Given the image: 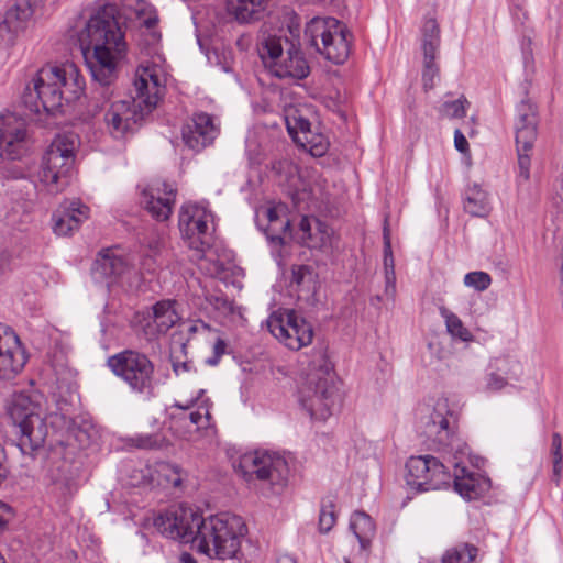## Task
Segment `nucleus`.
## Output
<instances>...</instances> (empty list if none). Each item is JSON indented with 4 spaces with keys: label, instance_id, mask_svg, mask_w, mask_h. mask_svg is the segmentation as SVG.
Instances as JSON below:
<instances>
[{
    "label": "nucleus",
    "instance_id": "obj_1",
    "mask_svg": "<svg viewBox=\"0 0 563 563\" xmlns=\"http://www.w3.org/2000/svg\"><path fill=\"white\" fill-rule=\"evenodd\" d=\"M421 435L429 449L441 457L430 454L411 456L406 462V484L418 493L449 487L463 498L472 500L482 496L485 488L477 474L462 465L468 455V445L457 434L456 419L446 400H438L433 410L421 420Z\"/></svg>",
    "mask_w": 563,
    "mask_h": 563
},
{
    "label": "nucleus",
    "instance_id": "obj_2",
    "mask_svg": "<svg viewBox=\"0 0 563 563\" xmlns=\"http://www.w3.org/2000/svg\"><path fill=\"white\" fill-rule=\"evenodd\" d=\"M156 530L173 540L197 542L198 549L219 560L245 563L241 541L246 527L239 516L219 514L203 518L190 506L174 505L154 519Z\"/></svg>",
    "mask_w": 563,
    "mask_h": 563
},
{
    "label": "nucleus",
    "instance_id": "obj_3",
    "mask_svg": "<svg viewBox=\"0 0 563 563\" xmlns=\"http://www.w3.org/2000/svg\"><path fill=\"white\" fill-rule=\"evenodd\" d=\"M78 43L86 65H92L98 74H110L126 48L117 8L104 5L97 10L78 33Z\"/></svg>",
    "mask_w": 563,
    "mask_h": 563
},
{
    "label": "nucleus",
    "instance_id": "obj_4",
    "mask_svg": "<svg viewBox=\"0 0 563 563\" xmlns=\"http://www.w3.org/2000/svg\"><path fill=\"white\" fill-rule=\"evenodd\" d=\"M85 89V79L73 63L43 67L26 85L21 100L31 113H55L63 103L75 102Z\"/></svg>",
    "mask_w": 563,
    "mask_h": 563
},
{
    "label": "nucleus",
    "instance_id": "obj_5",
    "mask_svg": "<svg viewBox=\"0 0 563 563\" xmlns=\"http://www.w3.org/2000/svg\"><path fill=\"white\" fill-rule=\"evenodd\" d=\"M135 97L113 102L104 114V121L114 137L133 131L157 106L165 86L155 66L139 67L134 80Z\"/></svg>",
    "mask_w": 563,
    "mask_h": 563
},
{
    "label": "nucleus",
    "instance_id": "obj_6",
    "mask_svg": "<svg viewBox=\"0 0 563 563\" xmlns=\"http://www.w3.org/2000/svg\"><path fill=\"white\" fill-rule=\"evenodd\" d=\"M299 401L311 419L319 421H325L340 405L338 378L323 346L314 347L309 356Z\"/></svg>",
    "mask_w": 563,
    "mask_h": 563
},
{
    "label": "nucleus",
    "instance_id": "obj_7",
    "mask_svg": "<svg viewBox=\"0 0 563 563\" xmlns=\"http://www.w3.org/2000/svg\"><path fill=\"white\" fill-rule=\"evenodd\" d=\"M288 29L294 40L263 34L257 43L258 55L275 77L301 80L310 75V66L300 46L299 24H291Z\"/></svg>",
    "mask_w": 563,
    "mask_h": 563
},
{
    "label": "nucleus",
    "instance_id": "obj_8",
    "mask_svg": "<svg viewBox=\"0 0 563 563\" xmlns=\"http://www.w3.org/2000/svg\"><path fill=\"white\" fill-rule=\"evenodd\" d=\"M307 44L327 60L343 64L350 56L353 35L334 16H313L305 26Z\"/></svg>",
    "mask_w": 563,
    "mask_h": 563
},
{
    "label": "nucleus",
    "instance_id": "obj_9",
    "mask_svg": "<svg viewBox=\"0 0 563 563\" xmlns=\"http://www.w3.org/2000/svg\"><path fill=\"white\" fill-rule=\"evenodd\" d=\"M16 428V445L23 454H33L42 448L47 435V426L41 415L40 404L24 393L14 394L8 408Z\"/></svg>",
    "mask_w": 563,
    "mask_h": 563
},
{
    "label": "nucleus",
    "instance_id": "obj_10",
    "mask_svg": "<svg viewBox=\"0 0 563 563\" xmlns=\"http://www.w3.org/2000/svg\"><path fill=\"white\" fill-rule=\"evenodd\" d=\"M79 137L73 132L57 134L42 158L40 179L47 186L68 185L75 164Z\"/></svg>",
    "mask_w": 563,
    "mask_h": 563
},
{
    "label": "nucleus",
    "instance_id": "obj_11",
    "mask_svg": "<svg viewBox=\"0 0 563 563\" xmlns=\"http://www.w3.org/2000/svg\"><path fill=\"white\" fill-rule=\"evenodd\" d=\"M107 365L133 393L153 395L154 364L146 354L128 349L108 357Z\"/></svg>",
    "mask_w": 563,
    "mask_h": 563
},
{
    "label": "nucleus",
    "instance_id": "obj_12",
    "mask_svg": "<svg viewBox=\"0 0 563 563\" xmlns=\"http://www.w3.org/2000/svg\"><path fill=\"white\" fill-rule=\"evenodd\" d=\"M236 471L247 482L256 478L278 488L286 486L289 474L286 460L279 454L266 451L244 453L240 456Z\"/></svg>",
    "mask_w": 563,
    "mask_h": 563
},
{
    "label": "nucleus",
    "instance_id": "obj_13",
    "mask_svg": "<svg viewBox=\"0 0 563 563\" xmlns=\"http://www.w3.org/2000/svg\"><path fill=\"white\" fill-rule=\"evenodd\" d=\"M266 324L268 331L292 351H299L312 342L314 334L312 325L295 310L273 312Z\"/></svg>",
    "mask_w": 563,
    "mask_h": 563
},
{
    "label": "nucleus",
    "instance_id": "obj_14",
    "mask_svg": "<svg viewBox=\"0 0 563 563\" xmlns=\"http://www.w3.org/2000/svg\"><path fill=\"white\" fill-rule=\"evenodd\" d=\"M208 214L206 209L197 205L183 206L179 211L178 225L183 239L188 247L197 252V256L201 257L210 246L206 241L208 231Z\"/></svg>",
    "mask_w": 563,
    "mask_h": 563
},
{
    "label": "nucleus",
    "instance_id": "obj_15",
    "mask_svg": "<svg viewBox=\"0 0 563 563\" xmlns=\"http://www.w3.org/2000/svg\"><path fill=\"white\" fill-rule=\"evenodd\" d=\"M257 228L273 246H284L292 240V229L284 203L269 205L256 211Z\"/></svg>",
    "mask_w": 563,
    "mask_h": 563
},
{
    "label": "nucleus",
    "instance_id": "obj_16",
    "mask_svg": "<svg viewBox=\"0 0 563 563\" xmlns=\"http://www.w3.org/2000/svg\"><path fill=\"white\" fill-rule=\"evenodd\" d=\"M27 150L26 122L14 113L0 114V157L15 161Z\"/></svg>",
    "mask_w": 563,
    "mask_h": 563
},
{
    "label": "nucleus",
    "instance_id": "obj_17",
    "mask_svg": "<svg viewBox=\"0 0 563 563\" xmlns=\"http://www.w3.org/2000/svg\"><path fill=\"white\" fill-rule=\"evenodd\" d=\"M220 129L213 115L207 112L194 113L181 131L184 143L195 152L211 145L219 135Z\"/></svg>",
    "mask_w": 563,
    "mask_h": 563
},
{
    "label": "nucleus",
    "instance_id": "obj_18",
    "mask_svg": "<svg viewBox=\"0 0 563 563\" xmlns=\"http://www.w3.org/2000/svg\"><path fill=\"white\" fill-rule=\"evenodd\" d=\"M26 361L19 336L12 331L0 333V380L13 379L24 368Z\"/></svg>",
    "mask_w": 563,
    "mask_h": 563
},
{
    "label": "nucleus",
    "instance_id": "obj_19",
    "mask_svg": "<svg viewBox=\"0 0 563 563\" xmlns=\"http://www.w3.org/2000/svg\"><path fill=\"white\" fill-rule=\"evenodd\" d=\"M130 269V263L119 252L118 247L102 249L92 265V274L96 278L112 279L124 275Z\"/></svg>",
    "mask_w": 563,
    "mask_h": 563
},
{
    "label": "nucleus",
    "instance_id": "obj_20",
    "mask_svg": "<svg viewBox=\"0 0 563 563\" xmlns=\"http://www.w3.org/2000/svg\"><path fill=\"white\" fill-rule=\"evenodd\" d=\"M81 465L77 462L62 461L52 471L51 479L55 490L65 501L70 499L78 490L81 483Z\"/></svg>",
    "mask_w": 563,
    "mask_h": 563
},
{
    "label": "nucleus",
    "instance_id": "obj_21",
    "mask_svg": "<svg viewBox=\"0 0 563 563\" xmlns=\"http://www.w3.org/2000/svg\"><path fill=\"white\" fill-rule=\"evenodd\" d=\"M89 207L79 200L70 201L62 210L53 213V231L57 235H69L78 230L81 223L88 219Z\"/></svg>",
    "mask_w": 563,
    "mask_h": 563
},
{
    "label": "nucleus",
    "instance_id": "obj_22",
    "mask_svg": "<svg viewBox=\"0 0 563 563\" xmlns=\"http://www.w3.org/2000/svg\"><path fill=\"white\" fill-rule=\"evenodd\" d=\"M42 2L43 0H15L13 8L7 12L5 19L0 23V37L4 40L7 34V41L11 42L13 38L12 32L22 29Z\"/></svg>",
    "mask_w": 563,
    "mask_h": 563
},
{
    "label": "nucleus",
    "instance_id": "obj_23",
    "mask_svg": "<svg viewBox=\"0 0 563 563\" xmlns=\"http://www.w3.org/2000/svg\"><path fill=\"white\" fill-rule=\"evenodd\" d=\"M537 107L530 100H521L516 107V143H523L526 146L537 140Z\"/></svg>",
    "mask_w": 563,
    "mask_h": 563
},
{
    "label": "nucleus",
    "instance_id": "obj_24",
    "mask_svg": "<svg viewBox=\"0 0 563 563\" xmlns=\"http://www.w3.org/2000/svg\"><path fill=\"white\" fill-rule=\"evenodd\" d=\"M92 78V86L90 91V106L92 107L93 114L102 110L103 106L110 101L113 90L112 84L117 78L118 65H112L110 74H98L95 71L92 65H86Z\"/></svg>",
    "mask_w": 563,
    "mask_h": 563
},
{
    "label": "nucleus",
    "instance_id": "obj_25",
    "mask_svg": "<svg viewBox=\"0 0 563 563\" xmlns=\"http://www.w3.org/2000/svg\"><path fill=\"white\" fill-rule=\"evenodd\" d=\"M164 192L165 197H155L154 194L147 189H144L141 194L140 203L157 221H165L169 218L175 202V189L164 184Z\"/></svg>",
    "mask_w": 563,
    "mask_h": 563
},
{
    "label": "nucleus",
    "instance_id": "obj_26",
    "mask_svg": "<svg viewBox=\"0 0 563 563\" xmlns=\"http://www.w3.org/2000/svg\"><path fill=\"white\" fill-rule=\"evenodd\" d=\"M350 529L355 534L362 550H367L375 534V525L372 518L364 511L353 512Z\"/></svg>",
    "mask_w": 563,
    "mask_h": 563
},
{
    "label": "nucleus",
    "instance_id": "obj_27",
    "mask_svg": "<svg viewBox=\"0 0 563 563\" xmlns=\"http://www.w3.org/2000/svg\"><path fill=\"white\" fill-rule=\"evenodd\" d=\"M464 210L473 217H485L489 212L487 194L474 184L464 194Z\"/></svg>",
    "mask_w": 563,
    "mask_h": 563
},
{
    "label": "nucleus",
    "instance_id": "obj_28",
    "mask_svg": "<svg viewBox=\"0 0 563 563\" xmlns=\"http://www.w3.org/2000/svg\"><path fill=\"white\" fill-rule=\"evenodd\" d=\"M152 310L153 322L158 333H166L178 320L172 300H161L153 306Z\"/></svg>",
    "mask_w": 563,
    "mask_h": 563
},
{
    "label": "nucleus",
    "instance_id": "obj_29",
    "mask_svg": "<svg viewBox=\"0 0 563 563\" xmlns=\"http://www.w3.org/2000/svg\"><path fill=\"white\" fill-rule=\"evenodd\" d=\"M440 27L434 19H429L424 22L422 27V51L423 57L430 59L431 56H437L440 47Z\"/></svg>",
    "mask_w": 563,
    "mask_h": 563
},
{
    "label": "nucleus",
    "instance_id": "obj_30",
    "mask_svg": "<svg viewBox=\"0 0 563 563\" xmlns=\"http://www.w3.org/2000/svg\"><path fill=\"white\" fill-rule=\"evenodd\" d=\"M477 548L473 544L462 543L445 552L442 563H472L477 555Z\"/></svg>",
    "mask_w": 563,
    "mask_h": 563
},
{
    "label": "nucleus",
    "instance_id": "obj_31",
    "mask_svg": "<svg viewBox=\"0 0 563 563\" xmlns=\"http://www.w3.org/2000/svg\"><path fill=\"white\" fill-rule=\"evenodd\" d=\"M439 310L445 321L446 330L452 336L465 342L471 340L470 331L463 325L462 320L455 313L445 307H440Z\"/></svg>",
    "mask_w": 563,
    "mask_h": 563
},
{
    "label": "nucleus",
    "instance_id": "obj_32",
    "mask_svg": "<svg viewBox=\"0 0 563 563\" xmlns=\"http://www.w3.org/2000/svg\"><path fill=\"white\" fill-rule=\"evenodd\" d=\"M489 368L498 372L508 379H518L521 375V364L509 356L497 357L490 362Z\"/></svg>",
    "mask_w": 563,
    "mask_h": 563
},
{
    "label": "nucleus",
    "instance_id": "obj_33",
    "mask_svg": "<svg viewBox=\"0 0 563 563\" xmlns=\"http://www.w3.org/2000/svg\"><path fill=\"white\" fill-rule=\"evenodd\" d=\"M534 143L525 145L523 143H516L518 154V184L528 181L530 178V154Z\"/></svg>",
    "mask_w": 563,
    "mask_h": 563
},
{
    "label": "nucleus",
    "instance_id": "obj_34",
    "mask_svg": "<svg viewBox=\"0 0 563 563\" xmlns=\"http://www.w3.org/2000/svg\"><path fill=\"white\" fill-rule=\"evenodd\" d=\"M205 409V412L200 410L191 411L190 413L181 412L179 415L172 413V418H177L179 421L186 423L189 421L190 424L196 426L197 430L207 428L210 423L211 413L209 411V407L201 406Z\"/></svg>",
    "mask_w": 563,
    "mask_h": 563
},
{
    "label": "nucleus",
    "instance_id": "obj_35",
    "mask_svg": "<svg viewBox=\"0 0 563 563\" xmlns=\"http://www.w3.org/2000/svg\"><path fill=\"white\" fill-rule=\"evenodd\" d=\"M468 101L464 96L456 100L444 101L440 107V113L449 119H462L466 115V106Z\"/></svg>",
    "mask_w": 563,
    "mask_h": 563
},
{
    "label": "nucleus",
    "instance_id": "obj_36",
    "mask_svg": "<svg viewBox=\"0 0 563 563\" xmlns=\"http://www.w3.org/2000/svg\"><path fill=\"white\" fill-rule=\"evenodd\" d=\"M336 522L334 504L331 499L323 500L319 515V530L321 533L329 532Z\"/></svg>",
    "mask_w": 563,
    "mask_h": 563
},
{
    "label": "nucleus",
    "instance_id": "obj_37",
    "mask_svg": "<svg viewBox=\"0 0 563 563\" xmlns=\"http://www.w3.org/2000/svg\"><path fill=\"white\" fill-rule=\"evenodd\" d=\"M437 56L423 57L422 81L426 90L432 89L435 85V78L439 77V68L435 64Z\"/></svg>",
    "mask_w": 563,
    "mask_h": 563
},
{
    "label": "nucleus",
    "instance_id": "obj_38",
    "mask_svg": "<svg viewBox=\"0 0 563 563\" xmlns=\"http://www.w3.org/2000/svg\"><path fill=\"white\" fill-rule=\"evenodd\" d=\"M464 284L477 291H484L490 286L492 278L485 272H471L464 276Z\"/></svg>",
    "mask_w": 563,
    "mask_h": 563
},
{
    "label": "nucleus",
    "instance_id": "obj_39",
    "mask_svg": "<svg viewBox=\"0 0 563 563\" xmlns=\"http://www.w3.org/2000/svg\"><path fill=\"white\" fill-rule=\"evenodd\" d=\"M206 300L222 314L233 312V302L224 294H209L206 296Z\"/></svg>",
    "mask_w": 563,
    "mask_h": 563
},
{
    "label": "nucleus",
    "instance_id": "obj_40",
    "mask_svg": "<svg viewBox=\"0 0 563 563\" xmlns=\"http://www.w3.org/2000/svg\"><path fill=\"white\" fill-rule=\"evenodd\" d=\"M164 437L158 433L139 434L132 438L133 444L139 449H157L162 446Z\"/></svg>",
    "mask_w": 563,
    "mask_h": 563
},
{
    "label": "nucleus",
    "instance_id": "obj_41",
    "mask_svg": "<svg viewBox=\"0 0 563 563\" xmlns=\"http://www.w3.org/2000/svg\"><path fill=\"white\" fill-rule=\"evenodd\" d=\"M313 282L312 268L308 265H299L292 269L291 283L303 287L308 283Z\"/></svg>",
    "mask_w": 563,
    "mask_h": 563
},
{
    "label": "nucleus",
    "instance_id": "obj_42",
    "mask_svg": "<svg viewBox=\"0 0 563 563\" xmlns=\"http://www.w3.org/2000/svg\"><path fill=\"white\" fill-rule=\"evenodd\" d=\"M383 239H384V266H385V275L388 273V271H395L394 265V256H393V250H391V242H390V232L387 225L384 227L383 230Z\"/></svg>",
    "mask_w": 563,
    "mask_h": 563
},
{
    "label": "nucleus",
    "instance_id": "obj_43",
    "mask_svg": "<svg viewBox=\"0 0 563 563\" xmlns=\"http://www.w3.org/2000/svg\"><path fill=\"white\" fill-rule=\"evenodd\" d=\"M13 518V508L7 503L0 500V536L9 530V525Z\"/></svg>",
    "mask_w": 563,
    "mask_h": 563
},
{
    "label": "nucleus",
    "instance_id": "obj_44",
    "mask_svg": "<svg viewBox=\"0 0 563 563\" xmlns=\"http://www.w3.org/2000/svg\"><path fill=\"white\" fill-rule=\"evenodd\" d=\"M273 169L278 174L285 172L287 179L290 181L299 179L297 167L289 161L275 162Z\"/></svg>",
    "mask_w": 563,
    "mask_h": 563
},
{
    "label": "nucleus",
    "instance_id": "obj_45",
    "mask_svg": "<svg viewBox=\"0 0 563 563\" xmlns=\"http://www.w3.org/2000/svg\"><path fill=\"white\" fill-rule=\"evenodd\" d=\"M508 378L492 369L487 375L486 389L489 391H499L507 385Z\"/></svg>",
    "mask_w": 563,
    "mask_h": 563
},
{
    "label": "nucleus",
    "instance_id": "obj_46",
    "mask_svg": "<svg viewBox=\"0 0 563 563\" xmlns=\"http://www.w3.org/2000/svg\"><path fill=\"white\" fill-rule=\"evenodd\" d=\"M225 349L227 342L223 339L218 338L213 344V355L206 360V364L210 366L218 365L221 356L225 353Z\"/></svg>",
    "mask_w": 563,
    "mask_h": 563
},
{
    "label": "nucleus",
    "instance_id": "obj_47",
    "mask_svg": "<svg viewBox=\"0 0 563 563\" xmlns=\"http://www.w3.org/2000/svg\"><path fill=\"white\" fill-rule=\"evenodd\" d=\"M172 367L176 375H180L183 373H189L195 371L192 361H179L176 356H170Z\"/></svg>",
    "mask_w": 563,
    "mask_h": 563
},
{
    "label": "nucleus",
    "instance_id": "obj_48",
    "mask_svg": "<svg viewBox=\"0 0 563 563\" xmlns=\"http://www.w3.org/2000/svg\"><path fill=\"white\" fill-rule=\"evenodd\" d=\"M385 295L394 299L396 295V275L395 271H388L385 276Z\"/></svg>",
    "mask_w": 563,
    "mask_h": 563
},
{
    "label": "nucleus",
    "instance_id": "obj_49",
    "mask_svg": "<svg viewBox=\"0 0 563 563\" xmlns=\"http://www.w3.org/2000/svg\"><path fill=\"white\" fill-rule=\"evenodd\" d=\"M454 146L460 153H466L468 151V142L459 129L454 131Z\"/></svg>",
    "mask_w": 563,
    "mask_h": 563
},
{
    "label": "nucleus",
    "instance_id": "obj_50",
    "mask_svg": "<svg viewBox=\"0 0 563 563\" xmlns=\"http://www.w3.org/2000/svg\"><path fill=\"white\" fill-rule=\"evenodd\" d=\"M551 453L553 459H563L562 454V438L560 433L554 432L552 434Z\"/></svg>",
    "mask_w": 563,
    "mask_h": 563
},
{
    "label": "nucleus",
    "instance_id": "obj_51",
    "mask_svg": "<svg viewBox=\"0 0 563 563\" xmlns=\"http://www.w3.org/2000/svg\"><path fill=\"white\" fill-rule=\"evenodd\" d=\"M8 475L7 455L4 448L0 444V485L7 479Z\"/></svg>",
    "mask_w": 563,
    "mask_h": 563
},
{
    "label": "nucleus",
    "instance_id": "obj_52",
    "mask_svg": "<svg viewBox=\"0 0 563 563\" xmlns=\"http://www.w3.org/2000/svg\"><path fill=\"white\" fill-rule=\"evenodd\" d=\"M203 394V390H200L199 391V396L197 398H192L190 399L189 401H187L186 404H181L179 401H175L172 406H170V409L173 408H176V409H179L181 410V412H186L187 410L191 409L198 401L199 397Z\"/></svg>",
    "mask_w": 563,
    "mask_h": 563
},
{
    "label": "nucleus",
    "instance_id": "obj_53",
    "mask_svg": "<svg viewBox=\"0 0 563 563\" xmlns=\"http://www.w3.org/2000/svg\"><path fill=\"white\" fill-rule=\"evenodd\" d=\"M299 230L303 233V236H302L303 240L311 238V222H310L309 217L303 216L300 219Z\"/></svg>",
    "mask_w": 563,
    "mask_h": 563
},
{
    "label": "nucleus",
    "instance_id": "obj_54",
    "mask_svg": "<svg viewBox=\"0 0 563 563\" xmlns=\"http://www.w3.org/2000/svg\"><path fill=\"white\" fill-rule=\"evenodd\" d=\"M562 462H563V459H553V475H552V481L559 485L560 484V477H561V472H562Z\"/></svg>",
    "mask_w": 563,
    "mask_h": 563
},
{
    "label": "nucleus",
    "instance_id": "obj_55",
    "mask_svg": "<svg viewBox=\"0 0 563 563\" xmlns=\"http://www.w3.org/2000/svg\"><path fill=\"white\" fill-rule=\"evenodd\" d=\"M311 123L308 119H305L302 117H299L296 119V129L302 133L310 132Z\"/></svg>",
    "mask_w": 563,
    "mask_h": 563
},
{
    "label": "nucleus",
    "instance_id": "obj_56",
    "mask_svg": "<svg viewBox=\"0 0 563 563\" xmlns=\"http://www.w3.org/2000/svg\"><path fill=\"white\" fill-rule=\"evenodd\" d=\"M325 150H327L325 145L317 144V145H313L310 151L313 156H321L324 154Z\"/></svg>",
    "mask_w": 563,
    "mask_h": 563
},
{
    "label": "nucleus",
    "instance_id": "obj_57",
    "mask_svg": "<svg viewBox=\"0 0 563 563\" xmlns=\"http://www.w3.org/2000/svg\"><path fill=\"white\" fill-rule=\"evenodd\" d=\"M179 562L180 563H197L194 555L189 552H183L179 556Z\"/></svg>",
    "mask_w": 563,
    "mask_h": 563
},
{
    "label": "nucleus",
    "instance_id": "obj_58",
    "mask_svg": "<svg viewBox=\"0 0 563 563\" xmlns=\"http://www.w3.org/2000/svg\"><path fill=\"white\" fill-rule=\"evenodd\" d=\"M276 563H297V561L292 555L282 554L277 558Z\"/></svg>",
    "mask_w": 563,
    "mask_h": 563
},
{
    "label": "nucleus",
    "instance_id": "obj_59",
    "mask_svg": "<svg viewBox=\"0 0 563 563\" xmlns=\"http://www.w3.org/2000/svg\"><path fill=\"white\" fill-rule=\"evenodd\" d=\"M174 473L176 474V477L170 479L173 486L177 487L181 484V477L179 476V467L177 465L172 466Z\"/></svg>",
    "mask_w": 563,
    "mask_h": 563
},
{
    "label": "nucleus",
    "instance_id": "obj_60",
    "mask_svg": "<svg viewBox=\"0 0 563 563\" xmlns=\"http://www.w3.org/2000/svg\"><path fill=\"white\" fill-rule=\"evenodd\" d=\"M157 22H158L157 16H148L147 19L144 20V25L146 26V29H152L157 24Z\"/></svg>",
    "mask_w": 563,
    "mask_h": 563
},
{
    "label": "nucleus",
    "instance_id": "obj_61",
    "mask_svg": "<svg viewBox=\"0 0 563 563\" xmlns=\"http://www.w3.org/2000/svg\"><path fill=\"white\" fill-rule=\"evenodd\" d=\"M287 128H288V132H289L290 134H292V133H294V128H291L289 123H288V126H287Z\"/></svg>",
    "mask_w": 563,
    "mask_h": 563
},
{
    "label": "nucleus",
    "instance_id": "obj_62",
    "mask_svg": "<svg viewBox=\"0 0 563 563\" xmlns=\"http://www.w3.org/2000/svg\"><path fill=\"white\" fill-rule=\"evenodd\" d=\"M344 563H351L350 559L344 558Z\"/></svg>",
    "mask_w": 563,
    "mask_h": 563
}]
</instances>
